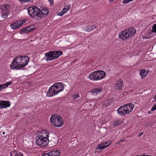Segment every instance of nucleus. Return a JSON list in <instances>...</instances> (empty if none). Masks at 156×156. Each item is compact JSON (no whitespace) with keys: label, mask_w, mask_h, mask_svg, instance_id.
Instances as JSON below:
<instances>
[{"label":"nucleus","mask_w":156,"mask_h":156,"mask_svg":"<svg viewBox=\"0 0 156 156\" xmlns=\"http://www.w3.org/2000/svg\"><path fill=\"white\" fill-rule=\"evenodd\" d=\"M64 89L62 83L59 82L55 83L49 88L47 95L49 97H52L62 91Z\"/></svg>","instance_id":"f03ea898"},{"label":"nucleus","mask_w":156,"mask_h":156,"mask_svg":"<svg viewBox=\"0 0 156 156\" xmlns=\"http://www.w3.org/2000/svg\"><path fill=\"white\" fill-rule=\"evenodd\" d=\"M143 134V132H142L140 133V134L139 136L140 137V136H141Z\"/></svg>","instance_id":"c9c22d12"},{"label":"nucleus","mask_w":156,"mask_h":156,"mask_svg":"<svg viewBox=\"0 0 156 156\" xmlns=\"http://www.w3.org/2000/svg\"><path fill=\"white\" fill-rule=\"evenodd\" d=\"M95 28V26H92L91 27V28H88V27H87V31H90L91 30H94Z\"/></svg>","instance_id":"c756f323"},{"label":"nucleus","mask_w":156,"mask_h":156,"mask_svg":"<svg viewBox=\"0 0 156 156\" xmlns=\"http://www.w3.org/2000/svg\"><path fill=\"white\" fill-rule=\"evenodd\" d=\"M28 32H29L27 30V27L23 28L20 31V34L27 33Z\"/></svg>","instance_id":"393cba45"},{"label":"nucleus","mask_w":156,"mask_h":156,"mask_svg":"<svg viewBox=\"0 0 156 156\" xmlns=\"http://www.w3.org/2000/svg\"><path fill=\"white\" fill-rule=\"evenodd\" d=\"M134 106L132 103H129L125 105L124 106H121L117 110L118 113L122 116L125 114H129L134 109Z\"/></svg>","instance_id":"20e7f679"},{"label":"nucleus","mask_w":156,"mask_h":156,"mask_svg":"<svg viewBox=\"0 0 156 156\" xmlns=\"http://www.w3.org/2000/svg\"><path fill=\"white\" fill-rule=\"evenodd\" d=\"M49 12L48 9L45 8H42L41 10L40 9V16L41 15H46Z\"/></svg>","instance_id":"6ab92c4d"},{"label":"nucleus","mask_w":156,"mask_h":156,"mask_svg":"<svg viewBox=\"0 0 156 156\" xmlns=\"http://www.w3.org/2000/svg\"><path fill=\"white\" fill-rule=\"evenodd\" d=\"M149 69H141L140 72V75L141 77L144 78L147 75Z\"/></svg>","instance_id":"f3484780"},{"label":"nucleus","mask_w":156,"mask_h":156,"mask_svg":"<svg viewBox=\"0 0 156 156\" xmlns=\"http://www.w3.org/2000/svg\"><path fill=\"white\" fill-rule=\"evenodd\" d=\"M155 110H156V104H154L151 109V111H153Z\"/></svg>","instance_id":"7c9ffc66"},{"label":"nucleus","mask_w":156,"mask_h":156,"mask_svg":"<svg viewBox=\"0 0 156 156\" xmlns=\"http://www.w3.org/2000/svg\"><path fill=\"white\" fill-rule=\"evenodd\" d=\"M2 134H5V133L4 132H3V133H2Z\"/></svg>","instance_id":"e433bc0d"},{"label":"nucleus","mask_w":156,"mask_h":156,"mask_svg":"<svg viewBox=\"0 0 156 156\" xmlns=\"http://www.w3.org/2000/svg\"><path fill=\"white\" fill-rule=\"evenodd\" d=\"M10 104L9 101H0V109L6 108L9 107Z\"/></svg>","instance_id":"4468645a"},{"label":"nucleus","mask_w":156,"mask_h":156,"mask_svg":"<svg viewBox=\"0 0 156 156\" xmlns=\"http://www.w3.org/2000/svg\"><path fill=\"white\" fill-rule=\"evenodd\" d=\"M103 91V88L100 87L93 89L91 91V94L93 95H97L101 92Z\"/></svg>","instance_id":"dca6fc26"},{"label":"nucleus","mask_w":156,"mask_h":156,"mask_svg":"<svg viewBox=\"0 0 156 156\" xmlns=\"http://www.w3.org/2000/svg\"><path fill=\"white\" fill-rule=\"evenodd\" d=\"M134 0H123L122 3L123 4H126Z\"/></svg>","instance_id":"cd10ccee"},{"label":"nucleus","mask_w":156,"mask_h":156,"mask_svg":"<svg viewBox=\"0 0 156 156\" xmlns=\"http://www.w3.org/2000/svg\"><path fill=\"white\" fill-rule=\"evenodd\" d=\"M52 134V133L51 132L47 130H42L37 132V135L43 138L49 139V137Z\"/></svg>","instance_id":"9d476101"},{"label":"nucleus","mask_w":156,"mask_h":156,"mask_svg":"<svg viewBox=\"0 0 156 156\" xmlns=\"http://www.w3.org/2000/svg\"><path fill=\"white\" fill-rule=\"evenodd\" d=\"M122 81L121 80H119L115 85L116 89L118 90H120L122 89L123 86Z\"/></svg>","instance_id":"a211bd4d"},{"label":"nucleus","mask_w":156,"mask_h":156,"mask_svg":"<svg viewBox=\"0 0 156 156\" xmlns=\"http://www.w3.org/2000/svg\"><path fill=\"white\" fill-rule=\"evenodd\" d=\"M27 21L26 19L20 20L12 23L10 25L11 28L13 30H15L20 27L22 24Z\"/></svg>","instance_id":"9b49d317"},{"label":"nucleus","mask_w":156,"mask_h":156,"mask_svg":"<svg viewBox=\"0 0 156 156\" xmlns=\"http://www.w3.org/2000/svg\"><path fill=\"white\" fill-rule=\"evenodd\" d=\"M20 152L17 151L13 150L10 152L9 156H17L19 154L18 153H20Z\"/></svg>","instance_id":"4be33fe9"},{"label":"nucleus","mask_w":156,"mask_h":156,"mask_svg":"<svg viewBox=\"0 0 156 156\" xmlns=\"http://www.w3.org/2000/svg\"><path fill=\"white\" fill-rule=\"evenodd\" d=\"M111 143V141H109L107 142L100 143L98 145V147L96 148L95 150L96 151L98 152L100 149L103 150L108 146Z\"/></svg>","instance_id":"f8f14e48"},{"label":"nucleus","mask_w":156,"mask_h":156,"mask_svg":"<svg viewBox=\"0 0 156 156\" xmlns=\"http://www.w3.org/2000/svg\"><path fill=\"white\" fill-rule=\"evenodd\" d=\"M12 83V82L11 81L9 82L5 83L3 84H1L0 85V87L1 89H4L8 87Z\"/></svg>","instance_id":"aec40b11"},{"label":"nucleus","mask_w":156,"mask_h":156,"mask_svg":"<svg viewBox=\"0 0 156 156\" xmlns=\"http://www.w3.org/2000/svg\"><path fill=\"white\" fill-rule=\"evenodd\" d=\"M19 154H18L17 156H23V154L21 153V152L19 153Z\"/></svg>","instance_id":"2f4dec72"},{"label":"nucleus","mask_w":156,"mask_h":156,"mask_svg":"<svg viewBox=\"0 0 156 156\" xmlns=\"http://www.w3.org/2000/svg\"><path fill=\"white\" fill-rule=\"evenodd\" d=\"M110 0L111 1H113L115 0Z\"/></svg>","instance_id":"4c0bfd02"},{"label":"nucleus","mask_w":156,"mask_h":156,"mask_svg":"<svg viewBox=\"0 0 156 156\" xmlns=\"http://www.w3.org/2000/svg\"><path fill=\"white\" fill-rule=\"evenodd\" d=\"M136 33V30L133 27L125 29L119 34V37L123 41L129 40L134 36Z\"/></svg>","instance_id":"7ed1b4c3"},{"label":"nucleus","mask_w":156,"mask_h":156,"mask_svg":"<svg viewBox=\"0 0 156 156\" xmlns=\"http://www.w3.org/2000/svg\"><path fill=\"white\" fill-rule=\"evenodd\" d=\"M154 99L155 101H156V95L155 96L154 98Z\"/></svg>","instance_id":"f704fd0d"},{"label":"nucleus","mask_w":156,"mask_h":156,"mask_svg":"<svg viewBox=\"0 0 156 156\" xmlns=\"http://www.w3.org/2000/svg\"><path fill=\"white\" fill-rule=\"evenodd\" d=\"M1 17L2 18H5L7 17V14L6 13H4L3 12L1 16Z\"/></svg>","instance_id":"c85d7f7f"},{"label":"nucleus","mask_w":156,"mask_h":156,"mask_svg":"<svg viewBox=\"0 0 156 156\" xmlns=\"http://www.w3.org/2000/svg\"><path fill=\"white\" fill-rule=\"evenodd\" d=\"M122 122V119H117L115 122H113L111 125L113 126H116L120 125Z\"/></svg>","instance_id":"412c9836"},{"label":"nucleus","mask_w":156,"mask_h":156,"mask_svg":"<svg viewBox=\"0 0 156 156\" xmlns=\"http://www.w3.org/2000/svg\"><path fill=\"white\" fill-rule=\"evenodd\" d=\"M60 152L57 150L53 151L43 154L42 156H58L60 154Z\"/></svg>","instance_id":"ddd939ff"},{"label":"nucleus","mask_w":156,"mask_h":156,"mask_svg":"<svg viewBox=\"0 0 156 156\" xmlns=\"http://www.w3.org/2000/svg\"><path fill=\"white\" fill-rule=\"evenodd\" d=\"M151 31L153 33H156V24H154L152 27Z\"/></svg>","instance_id":"bb28decb"},{"label":"nucleus","mask_w":156,"mask_h":156,"mask_svg":"<svg viewBox=\"0 0 156 156\" xmlns=\"http://www.w3.org/2000/svg\"><path fill=\"white\" fill-rule=\"evenodd\" d=\"M122 141H123V140H121V141L119 142L120 143V142H122Z\"/></svg>","instance_id":"58836bf2"},{"label":"nucleus","mask_w":156,"mask_h":156,"mask_svg":"<svg viewBox=\"0 0 156 156\" xmlns=\"http://www.w3.org/2000/svg\"><path fill=\"white\" fill-rule=\"evenodd\" d=\"M105 75V72L99 70L91 73L88 76V78L91 80L97 81L103 79Z\"/></svg>","instance_id":"39448f33"},{"label":"nucleus","mask_w":156,"mask_h":156,"mask_svg":"<svg viewBox=\"0 0 156 156\" xmlns=\"http://www.w3.org/2000/svg\"><path fill=\"white\" fill-rule=\"evenodd\" d=\"M50 121L52 125L58 127L62 126L64 123L63 120L61 116L56 115H52Z\"/></svg>","instance_id":"423d86ee"},{"label":"nucleus","mask_w":156,"mask_h":156,"mask_svg":"<svg viewBox=\"0 0 156 156\" xmlns=\"http://www.w3.org/2000/svg\"><path fill=\"white\" fill-rule=\"evenodd\" d=\"M35 26L34 25H31L27 27V30L29 32L33 30Z\"/></svg>","instance_id":"b1692460"},{"label":"nucleus","mask_w":156,"mask_h":156,"mask_svg":"<svg viewBox=\"0 0 156 156\" xmlns=\"http://www.w3.org/2000/svg\"><path fill=\"white\" fill-rule=\"evenodd\" d=\"M29 62V58L27 56L16 57L10 65L11 68H22L25 67Z\"/></svg>","instance_id":"f257e3e1"},{"label":"nucleus","mask_w":156,"mask_h":156,"mask_svg":"<svg viewBox=\"0 0 156 156\" xmlns=\"http://www.w3.org/2000/svg\"><path fill=\"white\" fill-rule=\"evenodd\" d=\"M28 13L30 16L33 18L40 17V9L37 6H33L29 7L27 9Z\"/></svg>","instance_id":"6e6552de"},{"label":"nucleus","mask_w":156,"mask_h":156,"mask_svg":"<svg viewBox=\"0 0 156 156\" xmlns=\"http://www.w3.org/2000/svg\"><path fill=\"white\" fill-rule=\"evenodd\" d=\"M49 139L47 138H43L37 135L36 138L35 142L37 145L39 147H45L48 144Z\"/></svg>","instance_id":"1a4fd4ad"},{"label":"nucleus","mask_w":156,"mask_h":156,"mask_svg":"<svg viewBox=\"0 0 156 156\" xmlns=\"http://www.w3.org/2000/svg\"><path fill=\"white\" fill-rule=\"evenodd\" d=\"M48 1L50 2V4H51L53 3V0H48Z\"/></svg>","instance_id":"473e14b6"},{"label":"nucleus","mask_w":156,"mask_h":156,"mask_svg":"<svg viewBox=\"0 0 156 156\" xmlns=\"http://www.w3.org/2000/svg\"><path fill=\"white\" fill-rule=\"evenodd\" d=\"M34 0H19L21 4H23L28 2H33Z\"/></svg>","instance_id":"a878e982"},{"label":"nucleus","mask_w":156,"mask_h":156,"mask_svg":"<svg viewBox=\"0 0 156 156\" xmlns=\"http://www.w3.org/2000/svg\"><path fill=\"white\" fill-rule=\"evenodd\" d=\"M10 5L8 4H5L3 5V9L4 10L8 11L9 10Z\"/></svg>","instance_id":"5701e85b"},{"label":"nucleus","mask_w":156,"mask_h":156,"mask_svg":"<svg viewBox=\"0 0 156 156\" xmlns=\"http://www.w3.org/2000/svg\"><path fill=\"white\" fill-rule=\"evenodd\" d=\"M71 7L70 5H67L62 9L61 12H58L57 13V15L58 16H61L65 14L69 9Z\"/></svg>","instance_id":"2eb2a0df"},{"label":"nucleus","mask_w":156,"mask_h":156,"mask_svg":"<svg viewBox=\"0 0 156 156\" xmlns=\"http://www.w3.org/2000/svg\"><path fill=\"white\" fill-rule=\"evenodd\" d=\"M61 51H50L45 54L46 59L47 61H50L58 58L62 55Z\"/></svg>","instance_id":"0eeeda50"},{"label":"nucleus","mask_w":156,"mask_h":156,"mask_svg":"<svg viewBox=\"0 0 156 156\" xmlns=\"http://www.w3.org/2000/svg\"><path fill=\"white\" fill-rule=\"evenodd\" d=\"M78 97H79V95H78L77 94V95H76L75 96L74 98H78Z\"/></svg>","instance_id":"72a5a7b5"}]
</instances>
